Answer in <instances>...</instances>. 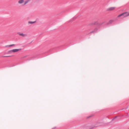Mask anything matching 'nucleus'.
Segmentation results:
<instances>
[{
  "instance_id": "nucleus-1",
  "label": "nucleus",
  "mask_w": 129,
  "mask_h": 129,
  "mask_svg": "<svg viewBox=\"0 0 129 129\" xmlns=\"http://www.w3.org/2000/svg\"><path fill=\"white\" fill-rule=\"evenodd\" d=\"M129 16V12H126L122 13L118 15V17H120L121 16H122L123 17H125Z\"/></svg>"
},
{
  "instance_id": "nucleus-2",
  "label": "nucleus",
  "mask_w": 129,
  "mask_h": 129,
  "mask_svg": "<svg viewBox=\"0 0 129 129\" xmlns=\"http://www.w3.org/2000/svg\"><path fill=\"white\" fill-rule=\"evenodd\" d=\"M18 34L19 35L23 37H25L27 36V35L25 34H24L23 33H19Z\"/></svg>"
},
{
  "instance_id": "nucleus-3",
  "label": "nucleus",
  "mask_w": 129,
  "mask_h": 129,
  "mask_svg": "<svg viewBox=\"0 0 129 129\" xmlns=\"http://www.w3.org/2000/svg\"><path fill=\"white\" fill-rule=\"evenodd\" d=\"M12 50L13 53H15L16 52H18L20 50H21V49H13Z\"/></svg>"
},
{
  "instance_id": "nucleus-4",
  "label": "nucleus",
  "mask_w": 129,
  "mask_h": 129,
  "mask_svg": "<svg viewBox=\"0 0 129 129\" xmlns=\"http://www.w3.org/2000/svg\"><path fill=\"white\" fill-rule=\"evenodd\" d=\"M24 2V0H19L18 2V3L19 4H21L23 3Z\"/></svg>"
},
{
  "instance_id": "nucleus-5",
  "label": "nucleus",
  "mask_w": 129,
  "mask_h": 129,
  "mask_svg": "<svg viewBox=\"0 0 129 129\" xmlns=\"http://www.w3.org/2000/svg\"><path fill=\"white\" fill-rule=\"evenodd\" d=\"M115 9V7H111L108 9V10L109 11H112L114 10Z\"/></svg>"
},
{
  "instance_id": "nucleus-6",
  "label": "nucleus",
  "mask_w": 129,
  "mask_h": 129,
  "mask_svg": "<svg viewBox=\"0 0 129 129\" xmlns=\"http://www.w3.org/2000/svg\"><path fill=\"white\" fill-rule=\"evenodd\" d=\"M14 44L9 45H6V46H5V47H10L12 46H14Z\"/></svg>"
},
{
  "instance_id": "nucleus-7",
  "label": "nucleus",
  "mask_w": 129,
  "mask_h": 129,
  "mask_svg": "<svg viewBox=\"0 0 129 129\" xmlns=\"http://www.w3.org/2000/svg\"><path fill=\"white\" fill-rule=\"evenodd\" d=\"M13 53L12 50H9L8 51V53L9 54L11 53Z\"/></svg>"
},
{
  "instance_id": "nucleus-8",
  "label": "nucleus",
  "mask_w": 129,
  "mask_h": 129,
  "mask_svg": "<svg viewBox=\"0 0 129 129\" xmlns=\"http://www.w3.org/2000/svg\"><path fill=\"white\" fill-rule=\"evenodd\" d=\"M35 21L32 22V21H29L28 22V23L29 24H33V23H35Z\"/></svg>"
},
{
  "instance_id": "nucleus-9",
  "label": "nucleus",
  "mask_w": 129,
  "mask_h": 129,
  "mask_svg": "<svg viewBox=\"0 0 129 129\" xmlns=\"http://www.w3.org/2000/svg\"><path fill=\"white\" fill-rule=\"evenodd\" d=\"M29 2V0H27V1H26L25 2L24 5H25L26 4L28 3Z\"/></svg>"
},
{
  "instance_id": "nucleus-10",
  "label": "nucleus",
  "mask_w": 129,
  "mask_h": 129,
  "mask_svg": "<svg viewBox=\"0 0 129 129\" xmlns=\"http://www.w3.org/2000/svg\"><path fill=\"white\" fill-rule=\"evenodd\" d=\"M113 20H111L109 21V22L110 23H111L113 22Z\"/></svg>"
},
{
  "instance_id": "nucleus-11",
  "label": "nucleus",
  "mask_w": 129,
  "mask_h": 129,
  "mask_svg": "<svg viewBox=\"0 0 129 129\" xmlns=\"http://www.w3.org/2000/svg\"><path fill=\"white\" fill-rule=\"evenodd\" d=\"M56 128V127H54L52 128V129H55Z\"/></svg>"
},
{
  "instance_id": "nucleus-12",
  "label": "nucleus",
  "mask_w": 129,
  "mask_h": 129,
  "mask_svg": "<svg viewBox=\"0 0 129 129\" xmlns=\"http://www.w3.org/2000/svg\"><path fill=\"white\" fill-rule=\"evenodd\" d=\"M8 56H5L4 57H7Z\"/></svg>"
},
{
  "instance_id": "nucleus-13",
  "label": "nucleus",
  "mask_w": 129,
  "mask_h": 129,
  "mask_svg": "<svg viewBox=\"0 0 129 129\" xmlns=\"http://www.w3.org/2000/svg\"><path fill=\"white\" fill-rule=\"evenodd\" d=\"M128 129H129V128Z\"/></svg>"
}]
</instances>
